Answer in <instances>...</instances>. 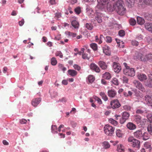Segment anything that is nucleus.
I'll use <instances>...</instances> for the list:
<instances>
[{
    "mask_svg": "<svg viewBox=\"0 0 152 152\" xmlns=\"http://www.w3.org/2000/svg\"><path fill=\"white\" fill-rule=\"evenodd\" d=\"M123 4L122 0H118L115 3L110 2L108 3L109 6L107 10L110 12L115 10L119 15H123L126 12V9L123 6Z\"/></svg>",
    "mask_w": 152,
    "mask_h": 152,
    "instance_id": "1",
    "label": "nucleus"
},
{
    "mask_svg": "<svg viewBox=\"0 0 152 152\" xmlns=\"http://www.w3.org/2000/svg\"><path fill=\"white\" fill-rule=\"evenodd\" d=\"M134 137L139 139L146 140L148 139L149 136L147 132L142 133L141 129H139L133 133Z\"/></svg>",
    "mask_w": 152,
    "mask_h": 152,
    "instance_id": "2",
    "label": "nucleus"
},
{
    "mask_svg": "<svg viewBox=\"0 0 152 152\" xmlns=\"http://www.w3.org/2000/svg\"><path fill=\"white\" fill-rule=\"evenodd\" d=\"M135 58L142 61H149L152 63V54H148L143 55L140 53H137L134 57Z\"/></svg>",
    "mask_w": 152,
    "mask_h": 152,
    "instance_id": "3",
    "label": "nucleus"
},
{
    "mask_svg": "<svg viewBox=\"0 0 152 152\" xmlns=\"http://www.w3.org/2000/svg\"><path fill=\"white\" fill-rule=\"evenodd\" d=\"M125 68L124 69V74L126 75L131 77H133L135 75V71L134 69L132 68H130L127 66V64L126 63H124Z\"/></svg>",
    "mask_w": 152,
    "mask_h": 152,
    "instance_id": "4",
    "label": "nucleus"
},
{
    "mask_svg": "<svg viewBox=\"0 0 152 152\" xmlns=\"http://www.w3.org/2000/svg\"><path fill=\"white\" fill-rule=\"evenodd\" d=\"M109 0H97L99 4L97 7L100 9L106 8L107 10L109 6L108 3L110 2L108 1Z\"/></svg>",
    "mask_w": 152,
    "mask_h": 152,
    "instance_id": "5",
    "label": "nucleus"
},
{
    "mask_svg": "<svg viewBox=\"0 0 152 152\" xmlns=\"http://www.w3.org/2000/svg\"><path fill=\"white\" fill-rule=\"evenodd\" d=\"M104 132L107 135H112L114 133V128L109 125H106L104 128Z\"/></svg>",
    "mask_w": 152,
    "mask_h": 152,
    "instance_id": "6",
    "label": "nucleus"
},
{
    "mask_svg": "<svg viewBox=\"0 0 152 152\" xmlns=\"http://www.w3.org/2000/svg\"><path fill=\"white\" fill-rule=\"evenodd\" d=\"M128 141L132 144L134 147H136L138 148L140 147V142L138 140L134 138L133 137L131 136L128 138Z\"/></svg>",
    "mask_w": 152,
    "mask_h": 152,
    "instance_id": "7",
    "label": "nucleus"
},
{
    "mask_svg": "<svg viewBox=\"0 0 152 152\" xmlns=\"http://www.w3.org/2000/svg\"><path fill=\"white\" fill-rule=\"evenodd\" d=\"M135 87L142 92H145V90L142 84L139 81L135 80L133 82Z\"/></svg>",
    "mask_w": 152,
    "mask_h": 152,
    "instance_id": "8",
    "label": "nucleus"
},
{
    "mask_svg": "<svg viewBox=\"0 0 152 152\" xmlns=\"http://www.w3.org/2000/svg\"><path fill=\"white\" fill-rule=\"evenodd\" d=\"M129 115V113L126 112H124L122 114V117L120 120V123L121 124H124L128 119Z\"/></svg>",
    "mask_w": 152,
    "mask_h": 152,
    "instance_id": "9",
    "label": "nucleus"
},
{
    "mask_svg": "<svg viewBox=\"0 0 152 152\" xmlns=\"http://www.w3.org/2000/svg\"><path fill=\"white\" fill-rule=\"evenodd\" d=\"M111 107L115 109L119 108L121 106V104L117 99H114L112 101L110 102Z\"/></svg>",
    "mask_w": 152,
    "mask_h": 152,
    "instance_id": "10",
    "label": "nucleus"
},
{
    "mask_svg": "<svg viewBox=\"0 0 152 152\" xmlns=\"http://www.w3.org/2000/svg\"><path fill=\"white\" fill-rule=\"evenodd\" d=\"M113 67L114 72L117 73L119 72L121 69V67L119 64L116 62L113 63Z\"/></svg>",
    "mask_w": 152,
    "mask_h": 152,
    "instance_id": "11",
    "label": "nucleus"
},
{
    "mask_svg": "<svg viewBox=\"0 0 152 152\" xmlns=\"http://www.w3.org/2000/svg\"><path fill=\"white\" fill-rule=\"evenodd\" d=\"M96 16L95 17V20L97 21L99 23H101L102 22V17L103 16V15L100 12L96 11Z\"/></svg>",
    "mask_w": 152,
    "mask_h": 152,
    "instance_id": "12",
    "label": "nucleus"
},
{
    "mask_svg": "<svg viewBox=\"0 0 152 152\" xmlns=\"http://www.w3.org/2000/svg\"><path fill=\"white\" fill-rule=\"evenodd\" d=\"M41 101L40 98H37L33 99L31 102V104L35 107H36L39 104Z\"/></svg>",
    "mask_w": 152,
    "mask_h": 152,
    "instance_id": "13",
    "label": "nucleus"
},
{
    "mask_svg": "<svg viewBox=\"0 0 152 152\" xmlns=\"http://www.w3.org/2000/svg\"><path fill=\"white\" fill-rule=\"evenodd\" d=\"M72 18L73 20H72L71 22V24L72 26L75 29H77L79 28V23L76 20V18L75 17H73Z\"/></svg>",
    "mask_w": 152,
    "mask_h": 152,
    "instance_id": "14",
    "label": "nucleus"
},
{
    "mask_svg": "<svg viewBox=\"0 0 152 152\" xmlns=\"http://www.w3.org/2000/svg\"><path fill=\"white\" fill-rule=\"evenodd\" d=\"M138 1L140 5L144 4L148 5H152V0H138Z\"/></svg>",
    "mask_w": 152,
    "mask_h": 152,
    "instance_id": "15",
    "label": "nucleus"
},
{
    "mask_svg": "<svg viewBox=\"0 0 152 152\" xmlns=\"http://www.w3.org/2000/svg\"><path fill=\"white\" fill-rule=\"evenodd\" d=\"M91 69L97 72H99L100 71V69L99 67L94 63H92L90 66Z\"/></svg>",
    "mask_w": 152,
    "mask_h": 152,
    "instance_id": "16",
    "label": "nucleus"
},
{
    "mask_svg": "<svg viewBox=\"0 0 152 152\" xmlns=\"http://www.w3.org/2000/svg\"><path fill=\"white\" fill-rule=\"evenodd\" d=\"M100 67L102 69H106L107 68V65L106 63L102 61H100L98 63Z\"/></svg>",
    "mask_w": 152,
    "mask_h": 152,
    "instance_id": "17",
    "label": "nucleus"
},
{
    "mask_svg": "<svg viewBox=\"0 0 152 152\" xmlns=\"http://www.w3.org/2000/svg\"><path fill=\"white\" fill-rule=\"evenodd\" d=\"M137 77L138 79L141 81H144L147 79L146 75L145 74L142 73L138 74Z\"/></svg>",
    "mask_w": 152,
    "mask_h": 152,
    "instance_id": "18",
    "label": "nucleus"
},
{
    "mask_svg": "<svg viewBox=\"0 0 152 152\" xmlns=\"http://www.w3.org/2000/svg\"><path fill=\"white\" fill-rule=\"evenodd\" d=\"M151 75H151H148V76L149 77V78L147 81L145 83V86L150 88L152 87V78H151Z\"/></svg>",
    "mask_w": 152,
    "mask_h": 152,
    "instance_id": "19",
    "label": "nucleus"
},
{
    "mask_svg": "<svg viewBox=\"0 0 152 152\" xmlns=\"http://www.w3.org/2000/svg\"><path fill=\"white\" fill-rule=\"evenodd\" d=\"M86 11L87 14L89 17L93 18L94 16V12L91 8H87Z\"/></svg>",
    "mask_w": 152,
    "mask_h": 152,
    "instance_id": "20",
    "label": "nucleus"
},
{
    "mask_svg": "<svg viewBox=\"0 0 152 152\" xmlns=\"http://www.w3.org/2000/svg\"><path fill=\"white\" fill-rule=\"evenodd\" d=\"M127 128L130 130H133L136 129V126L135 124L132 122H129L126 125Z\"/></svg>",
    "mask_w": 152,
    "mask_h": 152,
    "instance_id": "21",
    "label": "nucleus"
},
{
    "mask_svg": "<svg viewBox=\"0 0 152 152\" xmlns=\"http://www.w3.org/2000/svg\"><path fill=\"white\" fill-rule=\"evenodd\" d=\"M108 95L109 96L113 98L116 94V92L114 90H109L107 92Z\"/></svg>",
    "mask_w": 152,
    "mask_h": 152,
    "instance_id": "22",
    "label": "nucleus"
},
{
    "mask_svg": "<svg viewBox=\"0 0 152 152\" xmlns=\"http://www.w3.org/2000/svg\"><path fill=\"white\" fill-rule=\"evenodd\" d=\"M110 48L108 46H105L103 48V51L104 53L106 55L110 56Z\"/></svg>",
    "mask_w": 152,
    "mask_h": 152,
    "instance_id": "23",
    "label": "nucleus"
},
{
    "mask_svg": "<svg viewBox=\"0 0 152 152\" xmlns=\"http://www.w3.org/2000/svg\"><path fill=\"white\" fill-rule=\"evenodd\" d=\"M68 74L72 77L75 76L77 74V72L74 69H69L68 71Z\"/></svg>",
    "mask_w": 152,
    "mask_h": 152,
    "instance_id": "24",
    "label": "nucleus"
},
{
    "mask_svg": "<svg viewBox=\"0 0 152 152\" xmlns=\"http://www.w3.org/2000/svg\"><path fill=\"white\" fill-rule=\"evenodd\" d=\"M145 100L147 104H148L152 101L151 96L146 95L145 96Z\"/></svg>",
    "mask_w": 152,
    "mask_h": 152,
    "instance_id": "25",
    "label": "nucleus"
},
{
    "mask_svg": "<svg viewBox=\"0 0 152 152\" xmlns=\"http://www.w3.org/2000/svg\"><path fill=\"white\" fill-rule=\"evenodd\" d=\"M144 16L145 19L149 21L152 20V15L148 13H145L144 14Z\"/></svg>",
    "mask_w": 152,
    "mask_h": 152,
    "instance_id": "26",
    "label": "nucleus"
},
{
    "mask_svg": "<svg viewBox=\"0 0 152 152\" xmlns=\"http://www.w3.org/2000/svg\"><path fill=\"white\" fill-rule=\"evenodd\" d=\"M145 28L149 31H152V24L147 23L145 24Z\"/></svg>",
    "mask_w": 152,
    "mask_h": 152,
    "instance_id": "27",
    "label": "nucleus"
},
{
    "mask_svg": "<svg viewBox=\"0 0 152 152\" xmlns=\"http://www.w3.org/2000/svg\"><path fill=\"white\" fill-rule=\"evenodd\" d=\"M137 23L140 25H142L145 23L144 19L138 16L137 17Z\"/></svg>",
    "mask_w": 152,
    "mask_h": 152,
    "instance_id": "28",
    "label": "nucleus"
},
{
    "mask_svg": "<svg viewBox=\"0 0 152 152\" xmlns=\"http://www.w3.org/2000/svg\"><path fill=\"white\" fill-rule=\"evenodd\" d=\"M144 113H147V110L143 107H142V109H137L136 111V113L137 114H142Z\"/></svg>",
    "mask_w": 152,
    "mask_h": 152,
    "instance_id": "29",
    "label": "nucleus"
},
{
    "mask_svg": "<svg viewBox=\"0 0 152 152\" xmlns=\"http://www.w3.org/2000/svg\"><path fill=\"white\" fill-rule=\"evenodd\" d=\"M65 34L69 37H76L77 34L75 33L69 31H66L65 32Z\"/></svg>",
    "mask_w": 152,
    "mask_h": 152,
    "instance_id": "30",
    "label": "nucleus"
},
{
    "mask_svg": "<svg viewBox=\"0 0 152 152\" xmlns=\"http://www.w3.org/2000/svg\"><path fill=\"white\" fill-rule=\"evenodd\" d=\"M127 5L129 7H132L134 5L135 0H126Z\"/></svg>",
    "mask_w": 152,
    "mask_h": 152,
    "instance_id": "31",
    "label": "nucleus"
},
{
    "mask_svg": "<svg viewBox=\"0 0 152 152\" xmlns=\"http://www.w3.org/2000/svg\"><path fill=\"white\" fill-rule=\"evenodd\" d=\"M103 77L104 79L109 80L111 78V76L109 72H106L103 75Z\"/></svg>",
    "mask_w": 152,
    "mask_h": 152,
    "instance_id": "32",
    "label": "nucleus"
},
{
    "mask_svg": "<svg viewBox=\"0 0 152 152\" xmlns=\"http://www.w3.org/2000/svg\"><path fill=\"white\" fill-rule=\"evenodd\" d=\"M87 79V81L90 83H92L95 80L94 77L92 75H89Z\"/></svg>",
    "mask_w": 152,
    "mask_h": 152,
    "instance_id": "33",
    "label": "nucleus"
},
{
    "mask_svg": "<svg viewBox=\"0 0 152 152\" xmlns=\"http://www.w3.org/2000/svg\"><path fill=\"white\" fill-rule=\"evenodd\" d=\"M117 149L119 152H124V147L121 144L118 145Z\"/></svg>",
    "mask_w": 152,
    "mask_h": 152,
    "instance_id": "34",
    "label": "nucleus"
},
{
    "mask_svg": "<svg viewBox=\"0 0 152 152\" xmlns=\"http://www.w3.org/2000/svg\"><path fill=\"white\" fill-rule=\"evenodd\" d=\"M100 95L104 101H106L108 100V98L104 92H101L100 93Z\"/></svg>",
    "mask_w": 152,
    "mask_h": 152,
    "instance_id": "35",
    "label": "nucleus"
},
{
    "mask_svg": "<svg viewBox=\"0 0 152 152\" xmlns=\"http://www.w3.org/2000/svg\"><path fill=\"white\" fill-rule=\"evenodd\" d=\"M51 132L53 133H57V127L56 125H52L51 127Z\"/></svg>",
    "mask_w": 152,
    "mask_h": 152,
    "instance_id": "36",
    "label": "nucleus"
},
{
    "mask_svg": "<svg viewBox=\"0 0 152 152\" xmlns=\"http://www.w3.org/2000/svg\"><path fill=\"white\" fill-rule=\"evenodd\" d=\"M116 136L118 137H121L123 136V134L121 131L120 129L117 130L116 131Z\"/></svg>",
    "mask_w": 152,
    "mask_h": 152,
    "instance_id": "37",
    "label": "nucleus"
},
{
    "mask_svg": "<svg viewBox=\"0 0 152 152\" xmlns=\"http://www.w3.org/2000/svg\"><path fill=\"white\" fill-rule=\"evenodd\" d=\"M111 82L114 85L117 86L119 85V81L117 78H113L111 81Z\"/></svg>",
    "mask_w": 152,
    "mask_h": 152,
    "instance_id": "38",
    "label": "nucleus"
},
{
    "mask_svg": "<svg viewBox=\"0 0 152 152\" xmlns=\"http://www.w3.org/2000/svg\"><path fill=\"white\" fill-rule=\"evenodd\" d=\"M103 146L105 149L109 148L110 147V145L109 143L107 141H104L102 143Z\"/></svg>",
    "mask_w": 152,
    "mask_h": 152,
    "instance_id": "39",
    "label": "nucleus"
},
{
    "mask_svg": "<svg viewBox=\"0 0 152 152\" xmlns=\"http://www.w3.org/2000/svg\"><path fill=\"white\" fill-rule=\"evenodd\" d=\"M90 47L94 51H96L97 49V45L95 43H93L91 44Z\"/></svg>",
    "mask_w": 152,
    "mask_h": 152,
    "instance_id": "40",
    "label": "nucleus"
},
{
    "mask_svg": "<svg viewBox=\"0 0 152 152\" xmlns=\"http://www.w3.org/2000/svg\"><path fill=\"white\" fill-rule=\"evenodd\" d=\"M58 68L63 71L64 73L66 70V68L64 67V66L61 64H59L58 65Z\"/></svg>",
    "mask_w": 152,
    "mask_h": 152,
    "instance_id": "41",
    "label": "nucleus"
},
{
    "mask_svg": "<svg viewBox=\"0 0 152 152\" xmlns=\"http://www.w3.org/2000/svg\"><path fill=\"white\" fill-rule=\"evenodd\" d=\"M129 23L131 25L134 26L136 24V22L135 20L133 18H131L129 20Z\"/></svg>",
    "mask_w": 152,
    "mask_h": 152,
    "instance_id": "42",
    "label": "nucleus"
},
{
    "mask_svg": "<svg viewBox=\"0 0 152 152\" xmlns=\"http://www.w3.org/2000/svg\"><path fill=\"white\" fill-rule=\"evenodd\" d=\"M51 63L52 65L54 66L56 64L57 61L54 57H53L51 60Z\"/></svg>",
    "mask_w": 152,
    "mask_h": 152,
    "instance_id": "43",
    "label": "nucleus"
},
{
    "mask_svg": "<svg viewBox=\"0 0 152 152\" xmlns=\"http://www.w3.org/2000/svg\"><path fill=\"white\" fill-rule=\"evenodd\" d=\"M135 38L138 40L142 41L143 39V36L141 34H138L136 35Z\"/></svg>",
    "mask_w": 152,
    "mask_h": 152,
    "instance_id": "44",
    "label": "nucleus"
},
{
    "mask_svg": "<svg viewBox=\"0 0 152 152\" xmlns=\"http://www.w3.org/2000/svg\"><path fill=\"white\" fill-rule=\"evenodd\" d=\"M147 130L149 134L152 135V126L151 124L149 125L147 127Z\"/></svg>",
    "mask_w": 152,
    "mask_h": 152,
    "instance_id": "45",
    "label": "nucleus"
},
{
    "mask_svg": "<svg viewBox=\"0 0 152 152\" xmlns=\"http://www.w3.org/2000/svg\"><path fill=\"white\" fill-rule=\"evenodd\" d=\"M144 146L145 147L146 149L151 148V144L150 142H146L144 143Z\"/></svg>",
    "mask_w": 152,
    "mask_h": 152,
    "instance_id": "46",
    "label": "nucleus"
},
{
    "mask_svg": "<svg viewBox=\"0 0 152 152\" xmlns=\"http://www.w3.org/2000/svg\"><path fill=\"white\" fill-rule=\"evenodd\" d=\"M147 118L148 121L150 123L152 122V114H148L147 115Z\"/></svg>",
    "mask_w": 152,
    "mask_h": 152,
    "instance_id": "47",
    "label": "nucleus"
},
{
    "mask_svg": "<svg viewBox=\"0 0 152 152\" xmlns=\"http://www.w3.org/2000/svg\"><path fill=\"white\" fill-rule=\"evenodd\" d=\"M109 121L110 122L114 125H116L118 124L117 121L111 118L109 119Z\"/></svg>",
    "mask_w": 152,
    "mask_h": 152,
    "instance_id": "48",
    "label": "nucleus"
},
{
    "mask_svg": "<svg viewBox=\"0 0 152 152\" xmlns=\"http://www.w3.org/2000/svg\"><path fill=\"white\" fill-rule=\"evenodd\" d=\"M88 54L86 53H83L82 54V58L84 59H87L89 60L90 59V57L88 56Z\"/></svg>",
    "mask_w": 152,
    "mask_h": 152,
    "instance_id": "49",
    "label": "nucleus"
},
{
    "mask_svg": "<svg viewBox=\"0 0 152 152\" xmlns=\"http://www.w3.org/2000/svg\"><path fill=\"white\" fill-rule=\"evenodd\" d=\"M86 28L89 30H91L93 28V26L91 24L87 23L86 24Z\"/></svg>",
    "mask_w": 152,
    "mask_h": 152,
    "instance_id": "50",
    "label": "nucleus"
},
{
    "mask_svg": "<svg viewBox=\"0 0 152 152\" xmlns=\"http://www.w3.org/2000/svg\"><path fill=\"white\" fill-rule=\"evenodd\" d=\"M141 118L140 116L139 115H136L135 117V119L136 121L137 122V123H139L140 122Z\"/></svg>",
    "mask_w": 152,
    "mask_h": 152,
    "instance_id": "51",
    "label": "nucleus"
},
{
    "mask_svg": "<svg viewBox=\"0 0 152 152\" xmlns=\"http://www.w3.org/2000/svg\"><path fill=\"white\" fill-rule=\"evenodd\" d=\"M131 44L133 45L137 46L139 45V42L135 40H133L131 41Z\"/></svg>",
    "mask_w": 152,
    "mask_h": 152,
    "instance_id": "52",
    "label": "nucleus"
},
{
    "mask_svg": "<svg viewBox=\"0 0 152 152\" xmlns=\"http://www.w3.org/2000/svg\"><path fill=\"white\" fill-rule=\"evenodd\" d=\"M94 99L95 100L97 101L98 103L99 104H102V102L100 99L97 96H95Z\"/></svg>",
    "mask_w": 152,
    "mask_h": 152,
    "instance_id": "53",
    "label": "nucleus"
},
{
    "mask_svg": "<svg viewBox=\"0 0 152 152\" xmlns=\"http://www.w3.org/2000/svg\"><path fill=\"white\" fill-rule=\"evenodd\" d=\"M118 34L120 37H123L125 35V32L123 30H121L118 32Z\"/></svg>",
    "mask_w": 152,
    "mask_h": 152,
    "instance_id": "54",
    "label": "nucleus"
},
{
    "mask_svg": "<svg viewBox=\"0 0 152 152\" xmlns=\"http://www.w3.org/2000/svg\"><path fill=\"white\" fill-rule=\"evenodd\" d=\"M75 11L76 14H79L81 12L80 8L79 7L76 8L75 9Z\"/></svg>",
    "mask_w": 152,
    "mask_h": 152,
    "instance_id": "55",
    "label": "nucleus"
},
{
    "mask_svg": "<svg viewBox=\"0 0 152 152\" xmlns=\"http://www.w3.org/2000/svg\"><path fill=\"white\" fill-rule=\"evenodd\" d=\"M58 95V93L56 91H54L51 94V96L52 98H55Z\"/></svg>",
    "mask_w": 152,
    "mask_h": 152,
    "instance_id": "56",
    "label": "nucleus"
},
{
    "mask_svg": "<svg viewBox=\"0 0 152 152\" xmlns=\"http://www.w3.org/2000/svg\"><path fill=\"white\" fill-rule=\"evenodd\" d=\"M106 42H107L110 43L112 42V39L111 37L107 36L106 38Z\"/></svg>",
    "mask_w": 152,
    "mask_h": 152,
    "instance_id": "57",
    "label": "nucleus"
},
{
    "mask_svg": "<svg viewBox=\"0 0 152 152\" xmlns=\"http://www.w3.org/2000/svg\"><path fill=\"white\" fill-rule=\"evenodd\" d=\"M56 56H59L61 58L63 57V55L61 51H57L56 53Z\"/></svg>",
    "mask_w": 152,
    "mask_h": 152,
    "instance_id": "58",
    "label": "nucleus"
},
{
    "mask_svg": "<svg viewBox=\"0 0 152 152\" xmlns=\"http://www.w3.org/2000/svg\"><path fill=\"white\" fill-rule=\"evenodd\" d=\"M124 109L127 110H130L131 109V107L130 106L127 105H125L123 107Z\"/></svg>",
    "mask_w": 152,
    "mask_h": 152,
    "instance_id": "59",
    "label": "nucleus"
},
{
    "mask_svg": "<svg viewBox=\"0 0 152 152\" xmlns=\"http://www.w3.org/2000/svg\"><path fill=\"white\" fill-rule=\"evenodd\" d=\"M74 69L78 71H79L80 69V67L77 64H74L73 66Z\"/></svg>",
    "mask_w": 152,
    "mask_h": 152,
    "instance_id": "60",
    "label": "nucleus"
},
{
    "mask_svg": "<svg viewBox=\"0 0 152 152\" xmlns=\"http://www.w3.org/2000/svg\"><path fill=\"white\" fill-rule=\"evenodd\" d=\"M123 83H128V79L126 77L123 76Z\"/></svg>",
    "mask_w": 152,
    "mask_h": 152,
    "instance_id": "61",
    "label": "nucleus"
},
{
    "mask_svg": "<svg viewBox=\"0 0 152 152\" xmlns=\"http://www.w3.org/2000/svg\"><path fill=\"white\" fill-rule=\"evenodd\" d=\"M55 17H56L58 18H60L61 17V14L60 12H57L55 14Z\"/></svg>",
    "mask_w": 152,
    "mask_h": 152,
    "instance_id": "62",
    "label": "nucleus"
},
{
    "mask_svg": "<svg viewBox=\"0 0 152 152\" xmlns=\"http://www.w3.org/2000/svg\"><path fill=\"white\" fill-rule=\"evenodd\" d=\"M27 121L26 119H24L20 120V123L22 124H26V123Z\"/></svg>",
    "mask_w": 152,
    "mask_h": 152,
    "instance_id": "63",
    "label": "nucleus"
},
{
    "mask_svg": "<svg viewBox=\"0 0 152 152\" xmlns=\"http://www.w3.org/2000/svg\"><path fill=\"white\" fill-rule=\"evenodd\" d=\"M24 23V19H22L20 21H19V24L20 26H22Z\"/></svg>",
    "mask_w": 152,
    "mask_h": 152,
    "instance_id": "64",
    "label": "nucleus"
}]
</instances>
